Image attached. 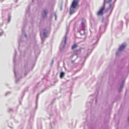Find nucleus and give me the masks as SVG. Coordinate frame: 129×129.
<instances>
[{
    "label": "nucleus",
    "mask_w": 129,
    "mask_h": 129,
    "mask_svg": "<svg viewBox=\"0 0 129 129\" xmlns=\"http://www.w3.org/2000/svg\"><path fill=\"white\" fill-rule=\"evenodd\" d=\"M111 1L112 0H104V5L100 8H113L114 5L112 3Z\"/></svg>",
    "instance_id": "nucleus-1"
},
{
    "label": "nucleus",
    "mask_w": 129,
    "mask_h": 129,
    "mask_svg": "<svg viewBox=\"0 0 129 129\" xmlns=\"http://www.w3.org/2000/svg\"><path fill=\"white\" fill-rule=\"evenodd\" d=\"M80 0H73L71 5L70 8H76L78 7L79 5V3Z\"/></svg>",
    "instance_id": "nucleus-2"
},
{
    "label": "nucleus",
    "mask_w": 129,
    "mask_h": 129,
    "mask_svg": "<svg viewBox=\"0 0 129 129\" xmlns=\"http://www.w3.org/2000/svg\"><path fill=\"white\" fill-rule=\"evenodd\" d=\"M104 9H101L98 12V15H102L103 13V10Z\"/></svg>",
    "instance_id": "nucleus-3"
},
{
    "label": "nucleus",
    "mask_w": 129,
    "mask_h": 129,
    "mask_svg": "<svg viewBox=\"0 0 129 129\" xmlns=\"http://www.w3.org/2000/svg\"><path fill=\"white\" fill-rule=\"evenodd\" d=\"M126 46V45H122L120 46L119 49V51H122L125 48Z\"/></svg>",
    "instance_id": "nucleus-4"
},
{
    "label": "nucleus",
    "mask_w": 129,
    "mask_h": 129,
    "mask_svg": "<svg viewBox=\"0 0 129 129\" xmlns=\"http://www.w3.org/2000/svg\"><path fill=\"white\" fill-rule=\"evenodd\" d=\"M34 1V0H32V3L30 4H29V5L28 6V8H30V7H32L31 6L33 5Z\"/></svg>",
    "instance_id": "nucleus-5"
},
{
    "label": "nucleus",
    "mask_w": 129,
    "mask_h": 129,
    "mask_svg": "<svg viewBox=\"0 0 129 129\" xmlns=\"http://www.w3.org/2000/svg\"><path fill=\"white\" fill-rule=\"evenodd\" d=\"M75 9H71L70 11V14H72L73 13H74L75 11Z\"/></svg>",
    "instance_id": "nucleus-6"
},
{
    "label": "nucleus",
    "mask_w": 129,
    "mask_h": 129,
    "mask_svg": "<svg viewBox=\"0 0 129 129\" xmlns=\"http://www.w3.org/2000/svg\"><path fill=\"white\" fill-rule=\"evenodd\" d=\"M77 46V45L76 44H74L72 46V49H74Z\"/></svg>",
    "instance_id": "nucleus-7"
},
{
    "label": "nucleus",
    "mask_w": 129,
    "mask_h": 129,
    "mask_svg": "<svg viewBox=\"0 0 129 129\" xmlns=\"http://www.w3.org/2000/svg\"><path fill=\"white\" fill-rule=\"evenodd\" d=\"M64 73L63 72H62L61 73L60 77L61 78H62L63 76L64 75Z\"/></svg>",
    "instance_id": "nucleus-8"
},
{
    "label": "nucleus",
    "mask_w": 129,
    "mask_h": 129,
    "mask_svg": "<svg viewBox=\"0 0 129 129\" xmlns=\"http://www.w3.org/2000/svg\"><path fill=\"white\" fill-rule=\"evenodd\" d=\"M47 13V12L46 11H44V15H46Z\"/></svg>",
    "instance_id": "nucleus-9"
},
{
    "label": "nucleus",
    "mask_w": 129,
    "mask_h": 129,
    "mask_svg": "<svg viewBox=\"0 0 129 129\" xmlns=\"http://www.w3.org/2000/svg\"><path fill=\"white\" fill-rule=\"evenodd\" d=\"M46 34V33L45 32H44V34H43V35H44V36H45Z\"/></svg>",
    "instance_id": "nucleus-10"
},
{
    "label": "nucleus",
    "mask_w": 129,
    "mask_h": 129,
    "mask_svg": "<svg viewBox=\"0 0 129 129\" xmlns=\"http://www.w3.org/2000/svg\"><path fill=\"white\" fill-rule=\"evenodd\" d=\"M18 0H14V1L15 2H17Z\"/></svg>",
    "instance_id": "nucleus-11"
},
{
    "label": "nucleus",
    "mask_w": 129,
    "mask_h": 129,
    "mask_svg": "<svg viewBox=\"0 0 129 129\" xmlns=\"http://www.w3.org/2000/svg\"><path fill=\"white\" fill-rule=\"evenodd\" d=\"M5 0H0V1L1 2H3Z\"/></svg>",
    "instance_id": "nucleus-12"
},
{
    "label": "nucleus",
    "mask_w": 129,
    "mask_h": 129,
    "mask_svg": "<svg viewBox=\"0 0 129 129\" xmlns=\"http://www.w3.org/2000/svg\"><path fill=\"white\" fill-rule=\"evenodd\" d=\"M118 54V53H116V55H117Z\"/></svg>",
    "instance_id": "nucleus-13"
},
{
    "label": "nucleus",
    "mask_w": 129,
    "mask_h": 129,
    "mask_svg": "<svg viewBox=\"0 0 129 129\" xmlns=\"http://www.w3.org/2000/svg\"><path fill=\"white\" fill-rule=\"evenodd\" d=\"M64 38H65V42L66 41V37H64Z\"/></svg>",
    "instance_id": "nucleus-14"
}]
</instances>
